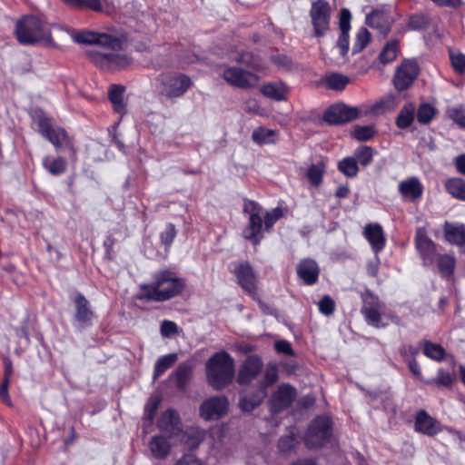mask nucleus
<instances>
[{
	"instance_id": "obj_1",
	"label": "nucleus",
	"mask_w": 465,
	"mask_h": 465,
	"mask_svg": "<svg viewBox=\"0 0 465 465\" xmlns=\"http://www.w3.org/2000/svg\"><path fill=\"white\" fill-rule=\"evenodd\" d=\"M184 286V280L177 277L175 272L170 270L159 271L154 273L153 283L144 287L147 290L145 297L150 301L164 302L181 293Z\"/></svg>"
},
{
	"instance_id": "obj_2",
	"label": "nucleus",
	"mask_w": 465,
	"mask_h": 465,
	"mask_svg": "<svg viewBox=\"0 0 465 465\" xmlns=\"http://www.w3.org/2000/svg\"><path fill=\"white\" fill-rule=\"evenodd\" d=\"M208 383L221 391L229 385L234 377V360L226 351L215 352L206 362Z\"/></svg>"
},
{
	"instance_id": "obj_3",
	"label": "nucleus",
	"mask_w": 465,
	"mask_h": 465,
	"mask_svg": "<svg viewBox=\"0 0 465 465\" xmlns=\"http://www.w3.org/2000/svg\"><path fill=\"white\" fill-rule=\"evenodd\" d=\"M17 40L23 45H34L38 42L51 40V33L47 26L36 16L25 15L15 26Z\"/></svg>"
},
{
	"instance_id": "obj_4",
	"label": "nucleus",
	"mask_w": 465,
	"mask_h": 465,
	"mask_svg": "<svg viewBox=\"0 0 465 465\" xmlns=\"http://www.w3.org/2000/svg\"><path fill=\"white\" fill-rule=\"evenodd\" d=\"M160 94L167 99L182 97L191 87V78L181 73H165L158 77Z\"/></svg>"
},
{
	"instance_id": "obj_5",
	"label": "nucleus",
	"mask_w": 465,
	"mask_h": 465,
	"mask_svg": "<svg viewBox=\"0 0 465 465\" xmlns=\"http://www.w3.org/2000/svg\"><path fill=\"white\" fill-rule=\"evenodd\" d=\"M243 212L249 214V221L242 231V235L244 239L257 246L263 238L262 208L256 202L248 200L244 203Z\"/></svg>"
},
{
	"instance_id": "obj_6",
	"label": "nucleus",
	"mask_w": 465,
	"mask_h": 465,
	"mask_svg": "<svg viewBox=\"0 0 465 465\" xmlns=\"http://www.w3.org/2000/svg\"><path fill=\"white\" fill-rule=\"evenodd\" d=\"M331 437V419L327 416H318L310 423L304 440L309 449H316L327 444Z\"/></svg>"
},
{
	"instance_id": "obj_7",
	"label": "nucleus",
	"mask_w": 465,
	"mask_h": 465,
	"mask_svg": "<svg viewBox=\"0 0 465 465\" xmlns=\"http://www.w3.org/2000/svg\"><path fill=\"white\" fill-rule=\"evenodd\" d=\"M74 42L80 45H97L110 50H120L122 41L108 34H102L94 31H80L72 34Z\"/></svg>"
},
{
	"instance_id": "obj_8",
	"label": "nucleus",
	"mask_w": 465,
	"mask_h": 465,
	"mask_svg": "<svg viewBox=\"0 0 465 465\" xmlns=\"http://www.w3.org/2000/svg\"><path fill=\"white\" fill-rule=\"evenodd\" d=\"M38 131L44 138L48 140L56 149L62 146L73 148L72 141L64 129L54 127L51 119L45 115L37 118Z\"/></svg>"
},
{
	"instance_id": "obj_9",
	"label": "nucleus",
	"mask_w": 465,
	"mask_h": 465,
	"mask_svg": "<svg viewBox=\"0 0 465 465\" xmlns=\"http://www.w3.org/2000/svg\"><path fill=\"white\" fill-rule=\"evenodd\" d=\"M310 17L313 26L314 35L322 37L330 28L331 6L325 0L312 2L310 10Z\"/></svg>"
},
{
	"instance_id": "obj_10",
	"label": "nucleus",
	"mask_w": 465,
	"mask_h": 465,
	"mask_svg": "<svg viewBox=\"0 0 465 465\" xmlns=\"http://www.w3.org/2000/svg\"><path fill=\"white\" fill-rule=\"evenodd\" d=\"M359 114L360 111L357 107L335 104L324 112L323 120L329 124L337 125L357 119Z\"/></svg>"
},
{
	"instance_id": "obj_11",
	"label": "nucleus",
	"mask_w": 465,
	"mask_h": 465,
	"mask_svg": "<svg viewBox=\"0 0 465 465\" xmlns=\"http://www.w3.org/2000/svg\"><path fill=\"white\" fill-rule=\"evenodd\" d=\"M419 74V65L413 59H405L397 67L393 83L399 91L408 89Z\"/></svg>"
},
{
	"instance_id": "obj_12",
	"label": "nucleus",
	"mask_w": 465,
	"mask_h": 465,
	"mask_svg": "<svg viewBox=\"0 0 465 465\" xmlns=\"http://www.w3.org/2000/svg\"><path fill=\"white\" fill-rule=\"evenodd\" d=\"M238 284L253 299L257 295V275L249 262L238 264L232 271Z\"/></svg>"
},
{
	"instance_id": "obj_13",
	"label": "nucleus",
	"mask_w": 465,
	"mask_h": 465,
	"mask_svg": "<svg viewBox=\"0 0 465 465\" xmlns=\"http://www.w3.org/2000/svg\"><path fill=\"white\" fill-rule=\"evenodd\" d=\"M415 246L425 267L433 266L439 255L437 246L421 230H418L415 237Z\"/></svg>"
},
{
	"instance_id": "obj_14",
	"label": "nucleus",
	"mask_w": 465,
	"mask_h": 465,
	"mask_svg": "<svg viewBox=\"0 0 465 465\" xmlns=\"http://www.w3.org/2000/svg\"><path fill=\"white\" fill-rule=\"evenodd\" d=\"M228 405L224 396L212 397L202 403L201 416L206 420H218L227 412Z\"/></svg>"
},
{
	"instance_id": "obj_15",
	"label": "nucleus",
	"mask_w": 465,
	"mask_h": 465,
	"mask_svg": "<svg viewBox=\"0 0 465 465\" xmlns=\"http://www.w3.org/2000/svg\"><path fill=\"white\" fill-rule=\"evenodd\" d=\"M380 309L381 302L377 296L369 294L364 299L361 313L368 325L377 329L385 328L388 325L387 323L382 322Z\"/></svg>"
},
{
	"instance_id": "obj_16",
	"label": "nucleus",
	"mask_w": 465,
	"mask_h": 465,
	"mask_svg": "<svg viewBox=\"0 0 465 465\" xmlns=\"http://www.w3.org/2000/svg\"><path fill=\"white\" fill-rule=\"evenodd\" d=\"M223 76L228 84L240 88L252 87L258 82L254 74L235 66L226 68Z\"/></svg>"
},
{
	"instance_id": "obj_17",
	"label": "nucleus",
	"mask_w": 465,
	"mask_h": 465,
	"mask_svg": "<svg viewBox=\"0 0 465 465\" xmlns=\"http://www.w3.org/2000/svg\"><path fill=\"white\" fill-rule=\"evenodd\" d=\"M296 397V390L290 384L279 386L270 400L272 413H278L290 407Z\"/></svg>"
},
{
	"instance_id": "obj_18",
	"label": "nucleus",
	"mask_w": 465,
	"mask_h": 465,
	"mask_svg": "<svg viewBox=\"0 0 465 465\" xmlns=\"http://www.w3.org/2000/svg\"><path fill=\"white\" fill-rule=\"evenodd\" d=\"M262 367L263 362L259 356H248L239 369L237 382L240 385L249 384L260 374Z\"/></svg>"
},
{
	"instance_id": "obj_19",
	"label": "nucleus",
	"mask_w": 465,
	"mask_h": 465,
	"mask_svg": "<svg viewBox=\"0 0 465 465\" xmlns=\"http://www.w3.org/2000/svg\"><path fill=\"white\" fill-rule=\"evenodd\" d=\"M75 321L80 324V327L86 328L93 324V318L94 312L91 309L90 302L81 292H77L74 300Z\"/></svg>"
},
{
	"instance_id": "obj_20",
	"label": "nucleus",
	"mask_w": 465,
	"mask_h": 465,
	"mask_svg": "<svg viewBox=\"0 0 465 465\" xmlns=\"http://www.w3.org/2000/svg\"><path fill=\"white\" fill-rule=\"evenodd\" d=\"M157 428L169 437L178 436L182 431L179 414L175 411L168 409L160 416Z\"/></svg>"
},
{
	"instance_id": "obj_21",
	"label": "nucleus",
	"mask_w": 465,
	"mask_h": 465,
	"mask_svg": "<svg viewBox=\"0 0 465 465\" xmlns=\"http://www.w3.org/2000/svg\"><path fill=\"white\" fill-rule=\"evenodd\" d=\"M363 236L370 243L371 250L377 256L386 245V237L383 229L379 223H368L363 230Z\"/></svg>"
},
{
	"instance_id": "obj_22",
	"label": "nucleus",
	"mask_w": 465,
	"mask_h": 465,
	"mask_svg": "<svg viewBox=\"0 0 465 465\" xmlns=\"http://www.w3.org/2000/svg\"><path fill=\"white\" fill-rule=\"evenodd\" d=\"M113 51L114 50L101 53L92 51L89 54L92 56L94 62L101 64V65H106L112 69H122L129 64L130 60L126 55L116 54Z\"/></svg>"
},
{
	"instance_id": "obj_23",
	"label": "nucleus",
	"mask_w": 465,
	"mask_h": 465,
	"mask_svg": "<svg viewBox=\"0 0 465 465\" xmlns=\"http://www.w3.org/2000/svg\"><path fill=\"white\" fill-rule=\"evenodd\" d=\"M393 23L394 19L382 10H374L366 15V24L377 29L384 36L390 33Z\"/></svg>"
},
{
	"instance_id": "obj_24",
	"label": "nucleus",
	"mask_w": 465,
	"mask_h": 465,
	"mask_svg": "<svg viewBox=\"0 0 465 465\" xmlns=\"http://www.w3.org/2000/svg\"><path fill=\"white\" fill-rule=\"evenodd\" d=\"M297 274L307 285H313L317 282L320 268L312 259H303L297 265Z\"/></svg>"
},
{
	"instance_id": "obj_25",
	"label": "nucleus",
	"mask_w": 465,
	"mask_h": 465,
	"mask_svg": "<svg viewBox=\"0 0 465 465\" xmlns=\"http://www.w3.org/2000/svg\"><path fill=\"white\" fill-rule=\"evenodd\" d=\"M414 429L422 434L434 436L440 432V424L424 410H420L416 414Z\"/></svg>"
},
{
	"instance_id": "obj_26",
	"label": "nucleus",
	"mask_w": 465,
	"mask_h": 465,
	"mask_svg": "<svg viewBox=\"0 0 465 465\" xmlns=\"http://www.w3.org/2000/svg\"><path fill=\"white\" fill-rule=\"evenodd\" d=\"M351 12L343 8L340 13V29L341 34L337 41V47L340 49V54L344 56L349 51V31L351 29Z\"/></svg>"
},
{
	"instance_id": "obj_27",
	"label": "nucleus",
	"mask_w": 465,
	"mask_h": 465,
	"mask_svg": "<svg viewBox=\"0 0 465 465\" xmlns=\"http://www.w3.org/2000/svg\"><path fill=\"white\" fill-rule=\"evenodd\" d=\"M424 187L420 181L415 177H410L403 180L399 184V192L401 194L411 201L420 199L422 196Z\"/></svg>"
},
{
	"instance_id": "obj_28",
	"label": "nucleus",
	"mask_w": 465,
	"mask_h": 465,
	"mask_svg": "<svg viewBox=\"0 0 465 465\" xmlns=\"http://www.w3.org/2000/svg\"><path fill=\"white\" fill-rule=\"evenodd\" d=\"M444 233L446 240L454 245H465V225L463 223H445Z\"/></svg>"
},
{
	"instance_id": "obj_29",
	"label": "nucleus",
	"mask_w": 465,
	"mask_h": 465,
	"mask_svg": "<svg viewBox=\"0 0 465 465\" xmlns=\"http://www.w3.org/2000/svg\"><path fill=\"white\" fill-rule=\"evenodd\" d=\"M171 443L163 435H154L149 442L152 455L158 460L165 459L171 452Z\"/></svg>"
},
{
	"instance_id": "obj_30",
	"label": "nucleus",
	"mask_w": 465,
	"mask_h": 465,
	"mask_svg": "<svg viewBox=\"0 0 465 465\" xmlns=\"http://www.w3.org/2000/svg\"><path fill=\"white\" fill-rule=\"evenodd\" d=\"M125 87L121 84H111L108 89V98L114 106V110L119 114L126 113V104L124 101Z\"/></svg>"
},
{
	"instance_id": "obj_31",
	"label": "nucleus",
	"mask_w": 465,
	"mask_h": 465,
	"mask_svg": "<svg viewBox=\"0 0 465 465\" xmlns=\"http://www.w3.org/2000/svg\"><path fill=\"white\" fill-rule=\"evenodd\" d=\"M416 106L413 103L405 104L400 110L395 124L400 129L409 128L415 119Z\"/></svg>"
},
{
	"instance_id": "obj_32",
	"label": "nucleus",
	"mask_w": 465,
	"mask_h": 465,
	"mask_svg": "<svg viewBox=\"0 0 465 465\" xmlns=\"http://www.w3.org/2000/svg\"><path fill=\"white\" fill-rule=\"evenodd\" d=\"M288 87L282 82H272L262 85L261 92L263 95L276 101H283L287 98Z\"/></svg>"
},
{
	"instance_id": "obj_33",
	"label": "nucleus",
	"mask_w": 465,
	"mask_h": 465,
	"mask_svg": "<svg viewBox=\"0 0 465 465\" xmlns=\"http://www.w3.org/2000/svg\"><path fill=\"white\" fill-rule=\"evenodd\" d=\"M267 396L264 389H258L255 393L251 396H244L240 400L239 405L243 411H252L258 407Z\"/></svg>"
},
{
	"instance_id": "obj_34",
	"label": "nucleus",
	"mask_w": 465,
	"mask_h": 465,
	"mask_svg": "<svg viewBox=\"0 0 465 465\" xmlns=\"http://www.w3.org/2000/svg\"><path fill=\"white\" fill-rule=\"evenodd\" d=\"M421 345L422 352L427 358L439 362L445 360L446 351L440 344L423 341Z\"/></svg>"
},
{
	"instance_id": "obj_35",
	"label": "nucleus",
	"mask_w": 465,
	"mask_h": 465,
	"mask_svg": "<svg viewBox=\"0 0 465 465\" xmlns=\"http://www.w3.org/2000/svg\"><path fill=\"white\" fill-rule=\"evenodd\" d=\"M43 167L52 175L59 176L66 170V161L63 157L52 158L45 156L42 161Z\"/></svg>"
},
{
	"instance_id": "obj_36",
	"label": "nucleus",
	"mask_w": 465,
	"mask_h": 465,
	"mask_svg": "<svg viewBox=\"0 0 465 465\" xmlns=\"http://www.w3.org/2000/svg\"><path fill=\"white\" fill-rule=\"evenodd\" d=\"M436 262L438 271L442 278L452 276L456 266V260L452 255L439 254Z\"/></svg>"
},
{
	"instance_id": "obj_37",
	"label": "nucleus",
	"mask_w": 465,
	"mask_h": 465,
	"mask_svg": "<svg viewBox=\"0 0 465 465\" xmlns=\"http://www.w3.org/2000/svg\"><path fill=\"white\" fill-rule=\"evenodd\" d=\"M399 53V40L391 39L382 47L379 54V60L383 64H391L397 58Z\"/></svg>"
},
{
	"instance_id": "obj_38",
	"label": "nucleus",
	"mask_w": 465,
	"mask_h": 465,
	"mask_svg": "<svg viewBox=\"0 0 465 465\" xmlns=\"http://www.w3.org/2000/svg\"><path fill=\"white\" fill-rule=\"evenodd\" d=\"M252 139L257 144H272L278 139V133L275 130L259 127L252 132Z\"/></svg>"
},
{
	"instance_id": "obj_39",
	"label": "nucleus",
	"mask_w": 465,
	"mask_h": 465,
	"mask_svg": "<svg viewBox=\"0 0 465 465\" xmlns=\"http://www.w3.org/2000/svg\"><path fill=\"white\" fill-rule=\"evenodd\" d=\"M446 191L454 198L465 201V180L459 177L450 178L445 183Z\"/></svg>"
},
{
	"instance_id": "obj_40",
	"label": "nucleus",
	"mask_w": 465,
	"mask_h": 465,
	"mask_svg": "<svg viewBox=\"0 0 465 465\" xmlns=\"http://www.w3.org/2000/svg\"><path fill=\"white\" fill-rule=\"evenodd\" d=\"M324 173L325 164L323 162H319L309 166L306 173V177L312 186L318 187L322 183Z\"/></svg>"
},
{
	"instance_id": "obj_41",
	"label": "nucleus",
	"mask_w": 465,
	"mask_h": 465,
	"mask_svg": "<svg viewBox=\"0 0 465 465\" xmlns=\"http://www.w3.org/2000/svg\"><path fill=\"white\" fill-rule=\"evenodd\" d=\"M337 168L347 178H354L359 173L357 160L352 156L344 157L339 161Z\"/></svg>"
},
{
	"instance_id": "obj_42",
	"label": "nucleus",
	"mask_w": 465,
	"mask_h": 465,
	"mask_svg": "<svg viewBox=\"0 0 465 465\" xmlns=\"http://www.w3.org/2000/svg\"><path fill=\"white\" fill-rule=\"evenodd\" d=\"M176 353H169L160 357L154 365L153 379L163 375L169 368H171L177 361Z\"/></svg>"
},
{
	"instance_id": "obj_43",
	"label": "nucleus",
	"mask_w": 465,
	"mask_h": 465,
	"mask_svg": "<svg viewBox=\"0 0 465 465\" xmlns=\"http://www.w3.org/2000/svg\"><path fill=\"white\" fill-rule=\"evenodd\" d=\"M376 127L374 124L354 125L351 131V136L360 142H368L376 134Z\"/></svg>"
},
{
	"instance_id": "obj_44",
	"label": "nucleus",
	"mask_w": 465,
	"mask_h": 465,
	"mask_svg": "<svg viewBox=\"0 0 465 465\" xmlns=\"http://www.w3.org/2000/svg\"><path fill=\"white\" fill-rule=\"evenodd\" d=\"M437 114V109L429 103H421L416 108L417 121L420 124H429Z\"/></svg>"
},
{
	"instance_id": "obj_45",
	"label": "nucleus",
	"mask_w": 465,
	"mask_h": 465,
	"mask_svg": "<svg viewBox=\"0 0 465 465\" xmlns=\"http://www.w3.org/2000/svg\"><path fill=\"white\" fill-rule=\"evenodd\" d=\"M374 150L368 145H361L354 150L353 158H356L357 163L363 167L370 165L373 160Z\"/></svg>"
},
{
	"instance_id": "obj_46",
	"label": "nucleus",
	"mask_w": 465,
	"mask_h": 465,
	"mask_svg": "<svg viewBox=\"0 0 465 465\" xmlns=\"http://www.w3.org/2000/svg\"><path fill=\"white\" fill-rule=\"evenodd\" d=\"M81 9L111 13L114 7L108 0H82Z\"/></svg>"
},
{
	"instance_id": "obj_47",
	"label": "nucleus",
	"mask_w": 465,
	"mask_h": 465,
	"mask_svg": "<svg viewBox=\"0 0 465 465\" xmlns=\"http://www.w3.org/2000/svg\"><path fill=\"white\" fill-rule=\"evenodd\" d=\"M325 81L329 88L341 91L346 87L350 82V79L346 75L331 73L326 75Z\"/></svg>"
},
{
	"instance_id": "obj_48",
	"label": "nucleus",
	"mask_w": 465,
	"mask_h": 465,
	"mask_svg": "<svg viewBox=\"0 0 465 465\" xmlns=\"http://www.w3.org/2000/svg\"><path fill=\"white\" fill-rule=\"evenodd\" d=\"M191 373L192 368L188 363L179 364L177 370L174 372L176 385L179 389L183 390L186 387Z\"/></svg>"
},
{
	"instance_id": "obj_49",
	"label": "nucleus",
	"mask_w": 465,
	"mask_h": 465,
	"mask_svg": "<svg viewBox=\"0 0 465 465\" xmlns=\"http://www.w3.org/2000/svg\"><path fill=\"white\" fill-rule=\"evenodd\" d=\"M424 382L428 385H436L442 387H450L453 382V376L450 371H445L442 368H440L437 372V377L435 379L426 380Z\"/></svg>"
},
{
	"instance_id": "obj_50",
	"label": "nucleus",
	"mask_w": 465,
	"mask_h": 465,
	"mask_svg": "<svg viewBox=\"0 0 465 465\" xmlns=\"http://www.w3.org/2000/svg\"><path fill=\"white\" fill-rule=\"evenodd\" d=\"M177 234V231L175 229L174 224L169 223L165 225V228L160 232V241L161 243L164 246V249L168 251L172 246L175 237Z\"/></svg>"
},
{
	"instance_id": "obj_51",
	"label": "nucleus",
	"mask_w": 465,
	"mask_h": 465,
	"mask_svg": "<svg viewBox=\"0 0 465 465\" xmlns=\"http://www.w3.org/2000/svg\"><path fill=\"white\" fill-rule=\"evenodd\" d=\"M430 24L428 15L424 14H413L409 17L408 28L413 31L425 29Z\"/></svg>"
},
{
	"instance_id": "obj_52",
	"label": "nucleus",
	"mask_w": 465,
	"mask_h": 465,
	"mask_svg": "<svg viewBox=\"0 0 465 465\" xmlns=\"http://www.w3.org/2000/svg\"><path fill=\"white\" fill-rule=\"evenodd\" d=\"M371 40V34L369 31L361 27L356 34L355 42L352 46V53L357 54L363 50Z\"/></svg>"
},
{
	"instance_id": "obj_53",
	"label": "nucleus",
	"mask_w": 465,
	"mask_h": 465,
	"mask_svg": "<svg viewBox=\"0 0 465 465\" xmlns=\"http://www.w3.org/2000/svg\"><path fill=\"white\" fill-rule=\"evenodd\" d=\"M449 117L459 126L465 128V105L457 104L447 110Z\"/></svg>"
},
{
	"instance_id": "obj_54",
	"label": "nucleus",
	"mask_w": 465,
	"mask_h": 465,
	"mask_svg": "<svg viewBox=\"0 0 465 465\" xmlns=\"http://www.w3.org/2000/svg\"><path fill=\"white\" fill-rule=\"evenodd\" d=\"M450 59L454 71L462 74L465 73V54L459 51H450Z\"/></svg>"
},
{
	"instance_id": "obj_55",
	"label": "nucleus",
	"mask_w": 465,
	"mask_h": 465,
	"mask_svg": "<svg viewBox=\"0 0 465 465\" xmlns=\"http://www.w3.org/2000/svg\"><path fill=\"white\" fill-rule=\"evenodd\" d=\"M278 379V370L275 366H269L266 369L264 378L260 382V386L258 389H264L267 391V388L272 386Z\"/></svg>"
},
{
	"instance_id": "obj_56",
	"label": "nucleus",
	"mask_w": 465,
	"mask_h": 465,
	"mask_svg": "<svg viewBox=\"0 0 465 465\" xmlns=\"http://www.w3.org/2000/svg\"><path fill=\"white\" fill-rule=\"evenodd\" d=\"M420 353V349L411 344H402L399 347V354L405 362L416 360V356Z\"/></svg>"
},
{
	"instance_id": "obj_57",
	"label": "nucleus",
	"mask_w": 465,
	"mask_h": 465,
	"mask_svg": "<svg viewBox=\"0 0 465 465\" xmlns=\"http://www.w3.org/2000/svg\"><path fill=\"white\" fill-rule=\"evenodd\" d=\"M282 216V211L279 207L273 208L272 210L266 212L264 218H262L264 229L270 230Z\"/></svg>"
},
{
	"instance_id": "obj_58",
	"label": "nucleus",
	"mask_w": 465,
	"mask_h": 465,
	"mask_svg": "<svg viewBox=\"0 0 465 465\" xmlns=\"http://www.w3.org/2000/svg\"><path fill=\"white\" fill-rule=\"evenodd\" d=\"M319 311L325 316L332 314L335 309V302L330 295H324L318 302Z\"/></svg>"
},
{
	"instance_id": "obj_59",
	"label": "nucleus",
	"mask_w": 465,
	"mask_h": 465,
	"mask_svg": "<svg viewBox=\"0 0 465 465\" xmlns=\"http://www.w3.org/2000/svg\"><path fill=\"white\" fill-rule=\"evenodd\" d=\"M161 335L165 338H171L178 333V326L174 322L164 320L161 323Z\"/></svg>"
},
{
	"instance_id": "obj_60",
	"label": "nucleus",
	"mask_w": 465,
	"mask_h": 465,
	"mask_svg": "<svg viewBox=\"0 0 465 465\" xmlns=\"http://www.w3.org/2000/svg\"><path fill=\"white\" fill-rule=\"evenodd\" d=\"M295 438L292 435H284L278 441V449L282 453H287L294 448Z\"/></svg>"
},
{
	"instance_id": "obj_61",
	"label": "nucleus",
	"mask_w": 465,
	"mask_h": 465,
	"mask_svg": "<svg viewBox=\"0 0 465 465\" xmlns=\"http://www.w3.org/2000/svg\"><path fill=\"white\" fill-rule=\"evenodd\" d=\"M274 348L276 351L279 353H282L289 356H292L294 354L293 350L292 348V344L286 340L277 341L274 343Z\"/></svg>"
},
{
	"instance_id": "obj_62",
	"label": "nucleus",
	"mask_w": 465,
	"mask_h": 465,
	"mask_svg": "<svg viewBox=\"0 0 465 465\" xmlns=\"http://www.w3.org/2000/svg\"><path fill=\"white\" fill-rule=\"evenodd\" d=\"M175 465H203L202 460L192 453L184 454Z\"/></svg>"
},
{
	"instance_id": "obj_63",
	"label": "nucleus",
	"mask_w": 465,
	"mask_h": 465,
	"mask_svg": "<svg viewBox=\"0 0 465 465\" xmlns=\"http://www.w3.org/2000/svg\"><path fill=\"white\" fill-rule=\"evenodd\" d=\"M239 62L247 64L252 68H257L259 66V62L256 60L252 54L250 53H242L239 57Z\"/></svg>"
},
{
	"instance_id": "obj_64",
	"label": "nucleus",
	"mask_w": 465,
	"mask_h": 465,
	"mask_svg": "<svg viewBox=\"0 0 465 465\" xmlns=\"http://www.w3.org/2000/svg\"><path fill=\"white\" fill-rule=\"evenodd\" d=\"M453 163L457 172L465 175V153L456 156L453 160Z\"/></svg>"
}]
</instances>
